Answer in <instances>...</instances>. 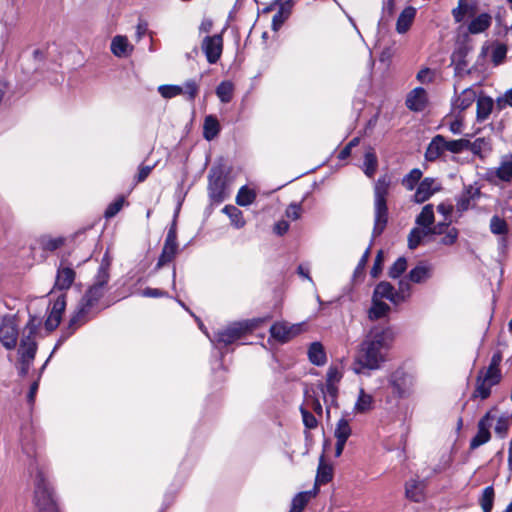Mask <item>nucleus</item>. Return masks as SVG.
Listing matches in <instances>:
<instances>
[{
    "instance_id": "obj_26",
    "label": "nucleus",
    "mask_w": 512,
    "mask_h": 512,
    "mask_svg": "<svg viewBox=\"0 0 512 512\" xmlns=\"http://www.w3.org/2000/svg\"><path fill=\"white\" fill-rule=\"evenodd\" d=\"M309 361L316 366H323L326 361V353L323 345L320 342H313L308 349Z\"/></svg>"
},
{
    "instance_id": "obj_53",
    "label": "nucleus",
    "mask_w": 512,
    "mask_h": 512,
    "mask_svg": "<svg viewBox=\"0 0 512 512\" xmlns=\"http://www.w3.org/2000/svg\"><path fill=\"white\" fill-rule=\"evenodd\" d=\"M303 424L308 429H315L318 425L316 417L305 407H300Z\"/></svg>"
},
{
    "instance_id": "obj_2",
    "label": "nucleus",
    "mask_w": 512,
    "mask_h": 512,
    "mask_svg": "<svg viewBox=\"0 0 512 512\" xmlns=\"http://www.w3.org/2000/svg\"><path fill=\"white\" fill-rule=\"evenodd\" d=\"M395 335L390 327L373 326L359 346L352 364L355 374H365L366 370H379L388 361V352Z\"/></svg>"
},
{
    "instance_id": "obj_31",
    "label": "nucleus",
    "mask_w": 512,
    "mask_h": 512,
    "mask_svg": "<svg viewBox=\"0 0 512 512\" xmlns=\"http://www.w3.org/2000/svg\"><path fill=\"white\" fill-rule=\"evenodd\" d=\"M220 132V124L213 115H207L203 124V137L207 141L213 140Z\"/></svg>"
},
{
    "instance_id": "obj_49",
    "label": "nucleus",
    "mask_w": 512,
    "mask_h": 512,
    "mask_svg": "<svg viewBox=\"0 0 512 512\" xmlns=\"http://www.w3.org/2000/svg\"><path fill=\"white\" fill-rule=\"evenodd\" d=\"M496 176L502 181L512 180V160H505L496 170Z\"/></svg>"
},
{
    "instance_id": "obj_25",
    "label": "nucleus",
    "mask_w": 512,
    "mask_h": 512,
    "mask_svg": "<svg viewBox=\"0 0 512 512\" xmlns=\"http://www.w3.org/2000/svg\"><path fill=\"white\" fill-rule=\"evenodd\" d=\"M478 98L476 92L472 88L464 89L461 94L453 101V106L461 111L469 108Z\"/></svg>"
},
{
    "instance_id": "obj_8",
    "label": "nucleus",
    "mask_w": 512,
    "mask_h": 512,
    "mask_svg": "<svg viewBox=\"0 0 512 512\" xmlns=\"http://www.w3.org/2000/svg\"><path fill=\"white\" fill-rule=\"evenodd\" d=\"M177 252H178L177 228H176V220L174 219L172 222V225L168 229L161 254L158 258V261H157V264H156L154 270L157 271L165 264L171 262L175 258Z\"/></svg>"
},
{
    "instance_id": "obj_11",
    "label": "nucleus",
    "mask_w": 512,
    "mask_h": 512,
    "mask_svg": "<svg viewBox=\"0 0 512 512\" xmlns=\"http://www.w3.org/2000/svg\"><path fill=\"white\" fill-rule=\"evenodd\" d=\"M18 334L15 319L11 316L3 317L0 324V342L7 350H12L16 347Z\"/></svg>"
},
{
    "instance_id": "obj_58",
    "label": "nucleus",
    "mask_w": 512,
    "mask_h": 512,
    "mask_svg": "<svg viewBox=\"0 0 512 512\" xmlns=\"http://www.w3.org/2000/svg\"><path fill=\"white\" fill-rule=\"evenodd\" d=\"M488 143L484 138H477L475 141L470 142L466 150L471 151L474 155L481 156L482 151L487 147Z\"/></svg>"
},
{
    "instance_id": "obj_1",
    "label": "nucleus",
    "mask_w": 512,
    "mask_h": 512,
    "mask_svg": "<svg viewBox=\"0 0 512 512\" xmlns=\"http://www.w3.org/2000/svg\"><path fill=\"white\" fill-rule=\"evenodd\" d=\"M111 265V259L108 253L102 258L98 271L94 277V282L86 290L81 300L79 301L76 310L72 314L68 325L62 330L61 336L55 344L48 359L43 364L41 370H44L47 363L51 359L52 355L57 349L70 337L75 331L95 317L100 309L98 307L100 299L104 296L107 291V285L110 279L109 268Z\"/></svg>"
},
{
    "instance_id": "obj_30",
    "label": "nucleus",
    "mask_w": 512,
    "mask_h": 512,
    "mask_svg": "<svg viewBox=\"0 0 512 512\" xmlns=\"http://www.w3.org/2000/svg\"><path fill=\"white\" fill-rule=\"evenodd\" d=\"M222 212L226 214L231 222V225L236 229H241L245 226L246 221L243 217V212L234 205H226L222 209Z\"/></svg>"
},
{
    "instance_id": "obj_44",
    "label": "nucleus",
    "mask_w": 512,
    "mask_h": 512,
    "mask_svg": "<svg viewBox=\"0 0 512 512\" xmlns=\"http://www.w3.org/2000/svg\"><path fill=\"white\" fill-rule=\"evenodd\" d=\"M394 289L395 288L393 287L392 284H390L389 282H386V281H382L376 285L372 297L379 299V300H381V299L389 300L390 297L392 296V292Z\"/></svg>"
},
{
    "instance_id": "obj_21",
    "label": "nucleus",
    "mask_w": 512,
    "mask_h": 512,
    "mask_svg": "<svg viewBox=\"0 0 512 512\" xmlns=\"http://www.w3.org/2000/svg\"><path fill=\"white\" fill-rule=\"evenodd\" d=\"M416 13L417 10L413 6H407L402 10L396 22L397 33L405 34L410 29L415 20Z\"/></svg>"
},
{
    "instance_id": "obj_14",
    "label": "nucleus",
    "mask_w": 512,
    "mask_h": 512,
    "mask_svg": "<svg viewBox=\"0 0 512 512\" xmlns=\"http://www.w3.org/2000/svg\"><path fill=\"white\" fill-rule=\"evenodd\" d=\"M494 417L487 412L478 422L477 433L470 441V449L474 450L487 443L491 439L490 428Z\"/></svg>"
},
{
    "instance_id": "obj_54",
    "label": "nucleus",
    "mask_w": 512,
    "mask_h": 512,
    "mask_svg": "<svg viewBox=\"0 0 512 512\" xmlns=\"http://www.w3.org/2000/svg\"><path fill=\"white\" fill-rule=\"evenodd\" d=\"M124 197H119L108 205L105 210L104 216L109 219L114 217L123 207Z\"/></svg>"
},
{
    "instance_id": "obj_23",
    "label": "nucleus",
    "mask_w": 512,
    "mask_h": 512,
    "mask_svg": "<svg viewBox=\"0 0 512 512\" xmlns=\"http://www.w3.org/2000/svg\"><path fill=\"white\" fill-rule=\"evenodd\" d=\"M133 51V46L128 38L122 35H116L111 41V52L118 58L127 57Z\"/></svg>"
},
{
    "instance_id": "obj_35",
    "label": "nucleus",
    "mask_w": 512,
    "mask_h": 512,
    "mask_svg": "<svg viewBox=\"0 0 512 512\" xmlns=\"http://www.w3.org/2000/svg\"><path fill=\"white\" fill-rule=\"evenodd\" d=\"M430 235V230L422 228L420 226L411 229L408 235V247L411 250L416 249L422 240Z\"/></svg>"
},
{
    "instance_id": "obj_51",
    "label": "nucleus",
    "mask_w": 512,
    "mask_h": 512,
    "mask_svg": "<svg viewBox=\"0 0 512 512\" xmlns=\"http://www.w3.org/2000/svg\"><path fill=\"white\" fill-rule=\"evenodd\" d=\"M309 498L310 494L308 492L298 493L292 500L291 509L297 512H302L307 505Z\"/></svg>"
},
{
    "instance_id": "obj_32",
    "label": "nucleus",
    "mask_w": 512,
    "mask_h": 512,
    "mask_svg": "<svg viewBox=\"0 0 512 512\" xmlns=\"http://www.w3.org/2000/svg\"><path fill=\"white\" fill-rule=\"evenodd\" d=\"M390 311V306L385 302L372 297V305L368 310V318L370 320H378L385 317Z\"/></svg>"
},
{
    "instance_id": "obj_52",
    "label": "nucleus",
    "mask_w": 512,
    "mask_h": 512,
    "mask_svg": "<svg viewBox=\"0 0 512 512\" xmlns=\"http://www.w3.org/2000/svg\"><path fill=\"white\" fill-rule=\"evenodd\" d=\"M332 476V468L321 461L317 470L316 480L321 484H326L332 479Z\"/></svg>"
},
{
    "instance_id": "obj_56",
    "label": "nucleus",
    "mask_w": 512,
    "mask_h": 512,
    "mask_svg": "<svg viewBox=\"0 0 512 512\" xmlns=\"http://www.w3.org/2000/svg\"><path fill=\"white\" fill-rule=\"evenodd\" d=\"M305 403L306 406L312 409L317 415H322L323 408L319 399L310 395L308 391L305 392Z\"/></svg>"
},
{
    "instance_id": "obj_3",
    "label": "nucleus",
    "mask_w": 512,
    "mask_h": 512,
    "mask_svg": "<svg viewBox=\"0 0 512 512\" xmlns=\"http://www.w3.org/2000/svg\"><path fill=\"white\" fill-rule=\"evenodd\" d=\"M22 449L29 459L28 471L31 476H34V503L37 512H59L50 483L36 459L34 447L23 443Z\"/></svg>"
},
{
    "instance_id": "obj_41",
    "label": "nucleus",
    "mask_w": 512,
    "mask_h": 512,
    "mask_svg": "<svg viewBox=\"0 0 512 512\" xmlns=\"http://www.w3.org/2000/svg\"><path fill=\"white\" fill-rule=\"evenodd\" d=\"M489 228L494 235H507L509 232L508 224L505 219L498 215L492 216L490 219Z\"/></svg>"
},
{
    "instance_id": "obj_42",
    "label": "nucleus",
    "mask_w": 512,
    "mask_h": 512,
    "mask_svg": "<svg viewBox=\"0 0 512 512\" xmlns=\"http://www.w3.org/2000/svg\"><path fill=\"white\" fill-rule=\"evenodd\" d=\"M494 488L492 486H488L484 488L482 495L479 499L480 506L483 512H491L494 503Z\"/></svg>"
},
{
    "instance_id": "obj_6",
    "label": "nucleus",
    "mask_w": 512,
    "mask_h": 512,
    "mask_svg": "<svg viewBox=\"0 0 512 512\" xmlns=\"http://www.w3.org/2000/svg\"><path fill=\"white\" fill-rule=\"evenodd\" d=\"M387 383L394 398L404 399L413 393L415 377L403 368H398L388 375Z\"/></svg>"
},
{
    "instance_id": "obj_27",
    "label": "nucleus",
    "mask_w": 512,
    "mask_h": 512,
    "mask_svg": "<svg viewBox=\"0 0 512 512\" xmlns=\"http://www.w3.org/2000/svg\"><path fill=\"white\" fill-rule=\"evenodd\" d=\"M491 20L492 18L488 13H481L470 22L468 31L471 34L482 33L490 27Z\"/></svg>"
},
{
    "instance_id": "obj_57",
    "label": "nucleus",
    "mask_w": 512,
    "mask_h": 512,
    "mask_svg": "<svg viewBox=\"0 0 512 512\" xmlns=\"http://www.w3.org/2000/svg\"><path fill=\"white\" fill-rule=\"evenodd\" d=\"M509 429V418L507 416H501L497 419L495 425V433L503 438L506 436Z\"/></svg>"
},
{
    "instance_id": "obj_5",
    "label": "nucleus",
    "mask_w": 512,
    "mask_h": 512,
    "mask_svg": "<svg viewBox=\"0 0 512 512\" xmlns=\"http://www.w3.org/2000/svg\"><path fill=\"white\" fill-rule=\"evenodd\" d=\"M390 179L384 175L378 178L374 185V227L372 236H380L388 223L387 195L389 193Z\"/></svg>"
},
{
    "instance_id": "obj_61",
    "label": "nucleus",
    "mask_w": 512,
    "mask_h": 512,
    "mask_svg": "<svg viewBox=\"0 0 512 512\" xmlns=\"http://www.w3.org/2000/svg\"><path fill=\"white\" fill-rule=\"evenodd\" d=\"M410 283L412 282L407 278V276L399 280L397 290L402 294V297L404 296L408 299L411 297L412 286Z\"/></svg>"
},
{
    "instance_id": "obj_9",
    "label": "nucleus",
    "mask_w": 512,
    "mask_h": 512,
    "mask_svg": "<svg viewBox=\"0 0 512 512\" xmlns=\"http://www.w3.org/2000/svg\"><path fill=\"white\" fill-rule=\"evenodd\" d=\"M201 49L209 64H215L221 58L223 52L222 33L212 36H205L201 42Z\"/></svg>"
},
{
    "instance_id": "obj_16",
    "label": "nucleus",
    "mask_w": 512,
    "mask_h": 512,
    "mask_svg": "<svg viewBox=\"0 0 512 512\" xmlns=\"http://www.w3.org/2000/svg\"><path fill=\"white\" fill-rule=\"evenodd\" d=\"M65 308H66V296H65V294H61L54 301V303L49 311V315L45 321V328L47 331L51 332L58 327Z\"/></svg>"
},
{
    "instance_id": "obj_36",
    "label": "nucleus",
    "mask_w": 512,
    "mask_h": 512,
    "mask_svg": "<svg viewBox=\"0 0 512 512\" xmlns=\"http://www.w3.org/2000/svg\"><path fill=\"white\" fill-rule=\"evenodd\" d=\"M495 386L491 382H486L483 378L477 375L475 390L472 394V398H481L482 400L487 399L491 394V388Z\"/></svg>"
},
{
    "instance_id": "obj_38",
    "label": "nucleus",
    "mask_w": 512,
    "mask_h": 512,
    "mask_svg": "<svg viewBox=\"0 0 512 512\" xmlns=\"http://www.w3.org/2000/svg\"><path fill=\"white\" fill-rule=\"evenodd\" d=\"M256 192L247 186H242L236 196V203L239 206L246 207L251 205L256 199Z\"/></svg>"
},
{
    "instance_id": "obj_34",
    "label": "nucleus",
    "mask_w": 512,
    "mask_h": 512,
    "mask_svg": "<svg viewBox=\"0 0 512 512\" xmlns=\"http://www.w3.org/2000/svg\"><path fill=\"white\" fill-rule=\"evenodd\" d=\"M377 167V156L372 149H369L365 152L362 170L367 177L372 178L377 171Z\"/></svg>"
},
{
    "instance_id": "obj_24",
    "label": "nucleus",
    "mask_w": 512,
    "mask_h": 512,
    "mask_svg": "<svg viewBox=\"0 0 512 512\" xmlns=\"http://www.w3.org/2000/svg\"><path fill=\"white\" fill-rule=\"evenodd\" d=\"M494 107V101L486 95H479L476 100V118L478 122H484L490 116Z\"/></svg>"
},
{
    "instance_id": "obj_15",
    "label": "nucleus",
    "mask_w": 512,
    "mask_h": 512,
    "mask_svg": "<svg viewBox=\"0 0 512 512\" xmlns=\"http://www.w3.org/2000/svg\"><path fill=\"white\" fill-rule=\"evenodd\" d=\"M352 434V428L349 420L345 417L340 418L335 426L334 437L336 438L335 444V456L339 457L342 455L344 447L348 438Z\"/></svg>"
},
{
    "instance_id": "obj_28",
    "label": "nucleus",
    "mask_w": 512,
    "mask_h": 512,
    "mask_svg": "<svg viewBox=\"0 0 512 512\" xmlns=\"http://www.w3.org/2000/svg\"><path fill=\"white\" fill-rule=\"evenodd\" d=\"M434 206L432 204L425 205L421 212L417 215L415 223L427 230L431 229V225L434 224Z\"/></svg>"
},
{
    "instance_id": "obj_50",
    "label": "nucleus",
    "mask_w": 512,
    "mask_h": 512,
    "mask_svg": "<svg viewBox=\"0 0 512 512\" xmlns=\"http://www.w3.org/2000/svg\"><path fill=\"white\" fill-rule=\"evenodd\" d=\"M182 88H183L182 94L185 95L189 101H193L198 94L199 84L196 80L189 79L184 83Z\"/></svg>"
},
{
    "instance_id": "obj_40",
    "label": "nucleus",
    "mask_w": 512,
    "mask_h": 512,
    "mask_svg": "<svg viewBox=\"0 0 512 512\" xmlns=\"http://www.w3.org/2000/svg\"><path fill=\"white\" fill-rule=\"evenodd\" d=\"M234 85L230 81H222L216 88V95L222 103H229L232 100Z\"/></svg>"
},
{
    "instance_id": "obj_37",
    "label": "nucleus",
    "mask_w": 512,
    "mask_h": 512,
    "mask_svg": "<svg viewBox=\"0 0 512 512\" xmlns=\"http://www.w3.org/2000/svg\"><path fill=\"white\" fill-rule=\"evenodd\" d=\"M321 392L327 406V413L329 414L330 407L336 405L338 387L334 384H325L321 386Z\"/></svg>"
},
{
    "instance_id": "obj_33",
    "label": "nucleus",
    "mask_w": 512,
    "mask_h": 512,
    "mask_svg": "<svg viewBox=\"0 0 512 512\" xmlns=\"http://www.w3.org/2000/svg\"><path fill=\"white\" fill-rule=\"evenodd\" d=\"M374 399L373 396L366 393L363 388L360 389L358 398L354 405V410L357 413H366L373 409Z\"/></svg>"
},
{
    "instance_id": "obj_22",
    "label": "nucleus",
    "mask_w": 512,
    "mask_h": 512,
    "mask_svg": "<svg viewBox=\"0 0 512 512\" xmlns=\"http://www.w3.org/2000/svg\"><path fill=\"white\" fill-rule=\"evenodd\" d=\"M480 191L473 186H467L462 193L456 197V209L458 212L463 213L470 208L471 201L478 198Z\"/></svg>"
},
{
    "instance_id": "obj_64",
    "label": "nucleus",
    "mask_w": 512,
    "mask_h": 512,
    "mask_svg": "<svg viewBox=\"0 0 512 512\" xmlns=\"http://www.w3.org/2000/svg\"><path fill=\"white\" fill-rule=\"evenodd\" d=\"M497 107L501 110L506 106H512V88L505 92L503 96H500L496 100Z\"/></svg>"
},
{
    "instance_id": "obj_12",
    "label": "nucleus",
    "mask_w": 512,
    "mask_h": 512,
    "mask_svg": "<svg viewBox=\"0 0 512 512\" xmlns=\"http://www.w3.org/2000/svg\"><path fill=\"white\" fill-rule=\"evenodd\" d=\"M37 351L36 342H29V340H20L19 353V375L25 377L35 359Z\"/></svg>"
},
{
    "instance_id": "obj_47",
    "label": "nucleus",
    "mask_w": 512,
    "mask_h": 512,
    "mask_svg": "<svg viewBox=\"0 0 512 512\" xmlns=\"http://www.w3.org/2000/svg\"><path fill=\"white\" fill-rule=\"evenodd\" d=\"M469 145V140L467 139H456V140H446V151L451 152L453 154H459L467 149Z\"/></svg>"
},
{
    "instance_id": "obj_63",
    "label": "nucleus",
    "mask_w": 512,
    "mask_h": 512,
    "mask_svg": "<svg viewBox=\"0 0 512 512\" xmlns=\"http://www.w3.org/2000/svg\"><path fill=\"white\" fill-rule=\"evenodd\" d=\"M342 378V375L337 367L330 366L327 374H326V383L325 384H334L336 385Z\"/></svg>"
},
{
    "instance_id": "obj_59",
    "label": "nucleus",
    "mask_w": 512,
    "mask_h": 512,
    "mask_svg": "<svg viewBox=\"0 0 512 512\" xmlns=\"http://www.w3.org/2000/svg\"><path fill=\"white\" fill-rule=\"evenodd\" d=\"M285 214L293 221L298 220L302 215V205L300 203H291L287 207Z\"/></svg>"
},
{
    "instance_id": "obj_55",
    "label": "nucleus",
    "mask_w": 512,
    "mask_h": 512,
    "mask_svg": "<svg viewBox=\"0 0 512 512\" xmlns=\"http://www.w3.org/2000/svg\"><path fill=\"white\" fill-rule=\"evenodd\" d=\"M506 54L507 48L505 45L498 44L496 47H494L491 55L492 62L494 63V65L501 64L504 61Z\"/></svg>"
},
{
    "instance_id": "obj_48",
    "label": "nucleus",
    "mask_w": 512,
    "mask_h": 512,
    "mask_svg": "<svg viewBox=\"0 0 512 512\" xmlns=\"http://www.w3.org/2000/svg\"><path fill=\"white\" fill-rule=\"evenodd\" d=\"M158 92L163 98L171 99L182 95L183 88L180 85H161L158 87Z\"/></svg>"
},
{
    "instance_id": "obj_10",
    "label": "nucleus",
    "mask_w": 512,
    "mask_h": 512,
    "mask_svg": "<svg viewBox=\"0 0 512 512\" xmlns=\"http://www.w3.org/2000/svg\"><path fill=\"white\" fill-rule=\"evenodd\" d=\"M303 325V323L276 322L270 327V334L275 340L286 343L303 331Z\"/></svg>"
},
{
    "instance_id": "obj_13",
    "label": "nucleus",
    "mask_w": 512,
    "mask_h": 512,
    "mask_svg": "<svg viewBox=\"0 0 512 512\" xmlns=\"http://www.w3.org/2000/svg\"><path fill=\"white\" fill-rule=\"evenodd\" d=\"M442 188L441 183L432 177H425L418 184L416 191L413 195V200L415 203H424L428 199H430L436 192L440 191Z\"/></svg>"
},
{
    "instance_id": "obj_7",
    "label": "nucleus",
    "mask_w": 512,
    "mask_h": 512,
    "mask_svg": "<svg viewBox=\"0 0 512 512\" xmlns=\"http://www.w3.org/2000/svg\"><path fill=\"white\" fill-rule=\"evenodd\" d=\"M208 193L211 201L216 204L228 197V184L222 170L211 169L208 176Z\"/></svg>"
},
{
    "instance_id": "obj_43",
    "label": "nucleus",
    "mask_w": 512,
    "mask_h": 512,
    "mask_svg": "<svg viewBox=\"0 0 512 512\" xmlns=\"http://www.w3.org/2000/svg\"><path fill=\"white\" fill-rule=\"evenodd\" d=\"M422 177V171L418 168L412 169L407 175H405L402 179V185L409 191L413 190L418 183H420V179Z\"/></svg>"
},
{
    "instance_id": "obj_62",
    "label": "nucleus",
    "mask_w": 512,
    "mask_h": 512,
    "mask_svg": "<svg viewBox=\"0 0 512 512\" xmlns=\"http://www.w3.org/2000/svg\"><path fill=\"white\" fill-rule=\"evenodd\" d=\"M435 72L429 68H423L417 73V80L422 84H428L433 82Z\"/></svg>"
},
{
    "instance_id": "obj_18",
    "label": "nucleus",
    "mask_w": 512,
    "mask_h": 512,
    "mask_svg": "<svg viewBox=\"0 0 512 512\" xmlns=\"http://www.w3.org/2000/svg\"><path fill=\"white\" fill-rule=\"evenodd\" d=\"M428 103L427 92L422 87H416L409 92L406 98V106L414 112L423 111Z\"/></svg>"
},
{
    "instance_id": "obj_46",
    "label": "nucleus",
    "mask_w": 512,
    "mask_h": 512,
    "mask_svg": "<svg viewBox=\"0 0 512 512\" xmlns=\"http://www.w3.org/2000/svg\"><path fill=\"white\" fill-rule=\"evenodd\" d=\"M478 376L486 380V382H491L494 385H497L502 378L500 369H492L487 367V369H481L478 373Z\"/></svg>"
},
{
    "instance_id": "obj_39",
    "label": "nucleus",
    "mask_w": 512,
    "mask_h": 512,
    "mask_svg": "<svg viewBox=\"0 0 512 512\" xmlns=\"http://www.w3.org/2000/svg\"><path fill=\"white\" fill-rule=\"evenodd\" d=\"M406 497L414 502H420L423 499V488L420 482L411 480L406 484Z\"/></svg>"
},
{
    "instance_id": "obj_45",
    "label": "nucleus",
    "mask_w": 512,
    "mask_h": 512,
    "mask_svg": "<svg viewBox=\"0 0 512 512\" xmlns=\"http://www.w3.org/2000/svg\"><path fill=\"white\" fill-rule=\"evenodd\" d=\"M407 269V259L399 257L393 265L389 268L388 275L392 279L399 278Z\"/></svg>"
},
{
    "instance_id": "obj_4",
    "label": "nucleus",
    "mask_w": 512,
    "mask_h": 512,
    "mask_svg": "<svg viewBox=\"0 0 512 512\" xmlns=\"http://www.w3.org/2000/svg\"><path fill=\"white\" fill-rule=\"evenodd\" d=\"M270 318V316H266L234 322L223 329H219L212 336H208L212 345L219 350L220 360L223 358L224 352L222 350L224 348L241 339L248 332H252L253 330L259 328Z\"/></svg>"
},
{
    "instance_id": "obj_29",
    "label": "nucleus",
    "mask_w": 512,
    "mask_h": 512,
    "mask_svg": "<svg viewBox=\"0 0 512 512\" xmlns=\"http://www.w3.org/2000/svg\"><path fill=\"white\" fill-rule=\"evenodd\" d=\"M42 324V318L36 315L29 316V320L23 329L21 340H29V342H36L35 335Z\"/></svg>"
},
{
    "instance_id": "obj_20",
    "label": "nucleus",
    "mask_w": 512,
    "mask_h": 512,
    "mask_svg": "<svg viewBox=\"0 0 512 512\" xmlns=\"http://www.w3.org/2000/svg\"><path fill=\"white\" fill-rule=\"evenodd\" d=\"M446 139L443 135H435L428 144L425 151V159L433 162L446 152Z\"/></svg>"
},
{
    "instance_id": "obj_19",
    "label": "nucleus",
    "mask_w": 512,
    "mask_h": 512,
    "mask_svg": "<svg viewBox=\"0 0 512 512\" xmlns=\"http://www.w3.org/2000/svg\"><path fill=\"white\" fill-rule=\"evenodd\" d=\"M433 266L426 262L420 261L414 268L407 274V278L415 284L425 283L432 277Z\"/></svg>"
},
{
    "instance_id": "obj_17",
    "label": "nucleus",
    "mask_w": 512,
    "mask_h": 512,
    "mask_svg": "<svg viewBox=\"0 0 512 512\" xmlns=\"http://www.w3.org/2000/svg\"><path fill=\"white\" fill-rule=\"evenodd\" d=\"M76 277V273L65 261H61L56 274L54 288L63 291L68 290Z\"/></svg>"
},
{
    "instance_id": "obj_60",
    "label": "nucleus",
    "mask_w": 512,
    "mask_h": 512,
    "mask_svg": "<svg viewBox=\"0 0 512 512\" xmlns=\"http://www.w3.org/2000/svg\"><path fill=\"white\" fill-rule=\"evenodd\" d=\"M458 230L456 228H450L445 232V235L440 240V244L445 246H451L456 243L458 239Z\"/></svg>"
}]
</instances>
